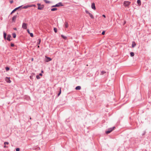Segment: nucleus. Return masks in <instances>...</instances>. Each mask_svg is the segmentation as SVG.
<instances>
[{
  "label": "nucleus",
  "instance_id": "obj_1",
  "mask_svg": "<svg viewBox=\"0 0 151 151\" xmlns=\"http://www.w3.org/2000/svg\"><path fill=\"white\" fill-rule=\"evenodd\" d=\"M37 5L38 6L37 9L39 10H42L44 7L43 5H41L40 4L38 3Z\"/></svg>",
  "mask_w": 151,
  "mask_h": 151
},
{
  "label": "nucleus",
  "instance_id": "obj_2",
  "mask_svg": "<svg viewBox=\"0 0 151 151\" xmlns=\"http://www.w3.org/2000/svg\"><path fill=\"white\" fill-rule=\"evenodd\" d=\"M63 5L62 4L61 2H59L55 5L52 6V7H59L60 6H63Z\"/></svg>",
  "mask_w": 151,
  "mask_h": 151
},
{
  "label": "nucleus",
  "instance_id": "obj_3",
  "mask_svg": "<svg viewBox=\"0 0 151 151\" xmlns=\"http://www.w3.org/2000/svg\"><path fill=\"white\" fill-rule=\"evenodd\" d=\"M114 128H115V127H113L109 129L106 132V134H108L110 133L112 130H114Z\"/></svg>",
  "mask_w": 151,
  "mask_h": 151
},
{
  "label": "nucleus",
  "instance_id": "obj_4",
  "mask_svg": "<svg viewBox=\"0 0 151 151\" xmlns=\"http://www.w3.org/2000/svg\"><path fill=\"white\" fill-rule=\"evenodd\" d=\"M130 2L129 1H125L123 4L126 7L128 6L130 4Z\"/></svg>",
  "mask_w": 151,
  "mask_h": 151
},
{
  "label": "nucleus",
  "instance_id": "obj_5",
  "mask_svg": "<svg viewBox=\"0 0 151 151\" xmlns=\"http://www.w3.org/2000/svg\"><path fill=\"white\" fill-rule=\"evenodd\" d=\"M27 24L25 23H23L22 24V28L24 29H26L27 28Z\"/></svg>",
  "mask_w": 151,
  "mask_h": 151
},
{
  "label": "nucleus",
  "instance_id": "obj_6",
  "mask_svg": "<svg viewBox=\"0 0 151 151\" xmlns=\"http://www.w3.org/2000/svg\"><path fill=\"white\" fill-rule=\"evenodd\" d=\"M45 58L46 59H45V60L46 62H48L52 60V59L46 56H45Z\"/></svg>",
  "mask_w": 151,
  "mask_h": 151
},
{
  "label": "nucleus",
  "instance_id": "obj_7",
  "mask_svg": "<svg viewBox=\"0 0 151 151\" xmlns=\"http://www.w3.org/2000/svg\"><path fill=\"white\" fill-rule=\"evenodd\" d=\"M5 80L7 83H10L11 82V81H10V79L9 78L6 77L5 78Z\"/></svg>",
  "mask_w": 151,
  "mask_h": 151
},
{
  "label": "nucleus",
  "instance_id": "obj_8",
  "mask_svg": "<svg viewBox=\"0 0 151 151\" xmlns=\"http://www.w3.org/2000/svg\"><path fill=\"white\" fill-rule=\"evenodd\" d=\"M22 6H19L18 7H17V8H15L12 11V12H11V14H12L14 12H15L18 9H19V8H20V7H21Z\"/></svg>",
  "mask_w": 151,
  "mask_h": 151
},
{
  "label": "nucleus",
  "instance_id": "obj_9",
  "mask_svg": "<svg viewBox=\"0 0 151 151\" xmlns=\"http://www.w3.org/2000/svg\"><path fill=\"white\" fill-rule=\"evenodd\" d=\"M91 7V8L93 9L94 10H95L96 9V7H95V4L94 3H93L92 4Z\"/></svg>",
  "mask_w": 151,
  "mask_h": 151
},
{
  "label": "nucleus",
  "instance_id": "obj_10",
  "mask_svg": "<svg viewBox=\"0 0 151 151\" xmlns=\"http://www.w3.org/2000/svg\"><path fill=\"white\" fill-rule=\"evenodd\" d=\"M11 37V35H7V37L6 38L7 40H8L9 41H10L11 40H10Z\"/></svg>",
  "mask_w": 151,
  "mask_h": 151
},
{
  "label": "nucleus",
  "instance_id": "obj_11",
  "mask_svg": "<svg viewBox=\"0 0 151 151\" xmlns=\"http://www.w3.org/2000/svg\"><path fill=\"white\" fill-rule=\"evenodd\" d=\"M31 7V6H30V5H27L25 6H24L23 7V9H26L28 7Z\"/></svg>",
  "mask_w": 151,
  "mask_h": 151
},
{
  "label": "nucleus",
  "instance_id": "obj_12",
  "mask_svg": "<svg viewBox=\"0 0 151 151\" xmlns=\"http://www.w3.org/2000/svg\"><path fill=\"white\" fill-rule=\"evenodd\" d=\"M136 45V44L135 43V42H132V47L133 48Z\"/></svg>",
  "mask_w": 151,
  "mask_h": 151
},
{
  "label": "nucleus",
  "instance_id": "obj_13",
  "mask_svg": "<svg viewBox=\"0 0 151 151\" xmlns=\"http://www.w3.org/2000/svg\"><path fill=\"white\" fill-rule=\"evenodd\" d=\"M81 88L80 86H78L76 87L75 89L76 90H80L81 89Z\"/></svg>",
  "mask_w": 151,
  "mask_h": 151
},
{
  "label": "nucleus",
  "instance_id": "obj_14",
  "mask_svg": "<svg viewBox=\"0 0 151 151\" xmlns=\"http://www.w3.org/2000/svg\"><path fill=\"white\" fill-rule=\"evenodd\" d=\"M16 18H17V16H14L12 18V21L14 22H15Z\"/></svg>",
  "mask_w": 151,
  "mask_h": 151
},
{
  "label": "nucleus",
  "instance_id": "obj_15",
  "mask_svg": "<svg viewBox=\"0 0 151 151\" xmlns=\"http://www.w3.org/2000/svg\"><path fill=\"white\" fill-rule=\"evenodd\" d=\"M137 3L138 4V5L140 6V5H141V1L140 0H138L137 1Z\"/></svg>",
  "mask_w": 151,
  "mask_h": 151
},
{
  "label": "nucleus",
  "instance_id": "obj_16",
  "mask_svg": "<svg viewBox=\"0 0 151 151\" xmlns=\"http://www.w3.org/2000/svg\"><path fill=\"white\" fill-rule=\"evenodd\" d=\"M68 24L67 22H65V28H67L68 27Z\"/></svg>",
  "mask_w": 151,
  "mask_h": 151
},
{
  "label": "nucleus",
  "instance_id": "obj_17",
  "mask_svg": "<svg viewBox=\"0 0 151 151\" xmlns=\"http://www.w3.org/2000/svg\"><path fill=\"white\" fill-rule=\"evenodd\" d=\"M89 15L91 18L93 19L94 18L93 16L90 13H89Z\"/></svg>",
  "mask_w": 151,
  "mask_h": 151
},
{
  "label": "nucleus",
  "instance_id": "obj_18",
  "mask_svg": "<svg viewBox=\"0 0 151 151\" xmlns=\"http://www.w3.org/2000/svg\"><path fill=\"white\" fill-rule=\"evenodd\" d=\"M57 9L56 8H53L51 9V11H55L57 10Z\"/></svg>",
  "mask_w": 151,
  "mask_h": 151
},
{
  "label": "nucleus",
  "instance_id": "obj_19",
  "mask_svg": "<svg viewBox=\"0 0 151 151\" xmlns=\"http://www.w3.org/2000/svg\"><path fill=\"white\" fill-rule=\"evenodd\" d=\"M6 34L5 32H4V38L5 39H6Z\"/></svg>",
  "mask_w": 151,
  "mask_h": 151
},
{
  "label": "nucleus",
  "instance_id": "obj_20",
  "mask_svg": "<svg viewBox=\"0 0 151 151\" xmlns=\"http://www.w3.org/2000/svg\"><path fill=\"white\" fill-rule=\"evenodd\" d=\"M130 56L132 57H133L134 55V53L133 52H131L130 53Z\"/></svg>",
  "mask_w": 151,
  "mask_h": 151
},
{
  "label": "nucleus",
  "instance_id": "obj_21",
  "mask_svg": "<svg viewBox=\"0 0 151 151\" xmlns=\"http://www.w3.org/2000/svg\"><path fill=\"white\" fill-rule=\"evenodd\" d=\"M61 36L64 39H66L67 38L66 37L64 36V35H61Z\"/></svg>",
  "mask_w": 151,
  "mask_h": 151
},
{
  "label": "nucleus",
  "instance_id": "obj_22",
  "mask_svg": "<svg viewBox=\"0 0 151 151\" xmlns=\"http://www.w3.org/2000/svg\"><path fill=\"white\" fill-rule=\"evenodd\" d=\"M13 37L14 38H15L16 37V34L15 33H14L12 34Z\"/></svg>",
  "mask_w": 151,
  "mask_h": 151
},
{
  "label": "nucleus",
  "instance_id": "obj_23",
  "mask_svg": "<svg viewBox=\"0 0 151 151\" xmlns=\"http://www.w3.org/2000/svg\"><path fill=\"white\" fill-rule=\"evenodd\" d=\"M44 1L46 3H50V1H47V0H44Z\"/></svg>",
  "mask_w": 151,
  "mask_h": 151
},
{
  "label": "nucleus",
  "instance_id": "obj_24",
  "mask_svg": "<svg viewBox=\"0 0 151 151\" xmlns=\"http://www.w3.org/2000/svg\"><path fill=\"white\" fill-rule=\"evenodd\" d=\"M38 42L37 43V44H39L41 42V40L40 39L38 40Z\"/></svg>",
  "mask_w": 151,
  "mask_h": 151
},
{
  "label": "nucleus",
  "instance_id": "obj_25",
  "mask_svg": "<svg viewBox=\"0 0 151 151\" xmlns=\"http://www.w3.org/2000/svg\"><path fill=\"white\" fill-rule=\"evenodd\" d=\"M54 32H57V29L56 28H54Z\"/></svg>",
  "mask_w": 151,
  "mask_h": 151
},
{
  "label": "nucleus",
  "instance_id": "obj_26",
  "mask_svg": "<svg viewBox=\"0 0 151 151\" xmlns=\"http://www.w3.org/2000/svg\"><path fill=\"white\" fill-rule=\"evenodd\" d=\"M60 92L58 94V96H59L60 94L61 93V88H60Z\"/></svg>",
  "mask_w": 151,
  "mask_h": 151
},
{
  "label": "nucleus",
  "instance_id": "obj_27",
  "mask_svg": "<svg viewBox=\"0 0 151 151\" xmlns=\"http://www.w3.org/2000/svg\"><path fill=\"white\" fill-rule=\"evenodd\" d=\"M9 144V143L8 142H4V145H8Z\"/></svg>",
  "mask_w": 151,
  "mask_h": 151
},
{
  "label": "nucleus",
  "instance_id": "obj_28",
  "mask_svg": "<svg viewBox=\"0 0 151 151\" xmlns=\"http://www.w3.org/2000/svg\"><path fill=\"white\" fill-rule=\"evenodd\" d=\"M29 34L31 37H33V34L32 33H30Z\"/></svg>",
  "mask_w": 151,
  "mask_h": 151
},
{
  "label": "nucleus",
  "instance_id": "obj_29",
  "mask_svg": "<svg viewBox=\"0 0 151 151\" xmlns=\"http://www.w3.org/2000/svg\"><path fill=\"white\" fill-rule=\"evenodd\" d=\"M36 78L37 79H39L40 78L39 75H37L36 76Z\"/></svg>",
  "mask_w": 151,
  "mask_h": 151
},
{
  "label": "nucleus",
  "instance_id": "obj_30",
  "mask_svg": "<svg viewBox=\"0 0 151 151\" xmlns=\"http://www.w3.org/2000/svg\"><path fill=\"white\" fill-rule=\"evenodd\" d=\"M30 6H31V7H32V6H34V7H35L36 6V5H30Z\"/></svg>",
  "mask_w": 151,
  "mask_h": 151
},
{
  "label": "nucleus",
  "instance_id": "obj_31",
  "mask_svg": "<svg viewBox=\"0 0 151 151\" xmlns=\"http://www.w3.org/2000/svg\"><path fill=\"white\" fill-rule=\"evenodd\" d=\"M9 68L8 67H6V70L7 71L9 70Z\"/></svg>",
  "mask_w": 151,
  "mask_h": 151
},
{
  "label": "nucleus",
  "instance_id": "obj_32",
  "mask_svg": "<svg viewBox=\"0 0 151 151\" xmlns=\"http://www.w3.org/2000/svg\"><path fill=\"white\" fill-rule=\"evenodd\" d=\"M87 13V14H89V13H90L88 12V11L87 10H86L85 11Z\"/></svg>",
  "mask_w": 151,
  "mask_h": 151
},
{
  "label": "nucleus",
  "instance_id": "obj_33",
  "mask_svg": "<svg viewBox=\"0 0 151 151\" xmlns=\"http://www.w3.org/2000/svg\"><path fill=\"white\" fill-rule=\"evenodd\" d=\"M16 151H19L20 149L19 148H17L16 149Z\"/></svg>",
  "mask_w": 151,
  "mask_h": 151
},
{
  "label": "nucleus",
  "instance_id": "obj_34",
  "mask_svg": "<svg viewBox=\"0 0 151 151\" xmlns=\"http://www.w3.org/2000/svg\"><path fill=\"white\" fill-rule=\"evenodd\" d=\"M27 31L28 33L29 34L30 32H29V29H27Z\"/></svg>",
  "mask_w": 151,
  "mask_h": 151
},
{
  "label": "nucleus",
  "instance_id": "obj_35",
  "mask_svg": "<svg viewBox=\"0 0 151 151\" xmlns=\"http://www.w3.org/2000/svg\"><path fill=\"white\" fill-rule=\"evenodd\" d=\"M105 32L103 31L102 33V34L103 35H104L105 34Z\"/></svg>",
  "mask_w": 151,
  "mask_h": 151
},
{
  "label": "nucleus",
  "instance_id": "obj_36",
  "mask_svg": "<svg viewBox=\"0 0 151 151\" xmlns=\"http://www.w3.org/2000/svg\"><path fill=\"white\" fill-rule=\"evenodd\" d=\"M11 46H12V47H13V46H14V44H12H12H11Z\"/></svg>",
  "mask_w": 151,
  "mask_h": 151
},
{
  "label": "nucleus",
  "instance_id": "obj_37",
  "mask_svg": "<svg viewBox=\"0 0 151 151\" xmlns=\"http://www.w3.org/2000/svg\"><path fill=\"white\" fill-rule=\"evenodd\" d=\"M13 0L10 1V2L11 3H12L13 2Z\"/></svg>",
  "mask_w": 151,
  "mask_h": 151
},
{
  "label": "nucleus",
  "instance_id": "obj_38",
  "mask_svg": "<svg viewBox=\"0 0 151 151\" xmlns=\"http://www.w3.org/2000/svg\"><path fill=\"white\" fill-rule=\"evenodd\" d=\"M39 75L40 76H42V74L41 73H40L39 74Z\"/></svg>",
  "mask_w": 151,
  "mask_h": 151
},
{
  "label": "nucleus",
  "instance_id": "obj_39",
  "mask_svg": "<svg viewBox=\"0 0 151 151\" xmlns=\"http://www.w3.org/2000/svg\"><path fill=\"white\" fill-rule=\"evenodd\" d=\"M4 148H7V147H7V146H6V145H4Z\"/></svg>",
  "mask_w": 151,
  "mask_h": 151
},
{
  "label": "nucleus",
  "instance_id": "obj_40",
  "mask_svg": "<svg viewBox=\"0 0 151 151\" xmlns=\"http://www.w3.org/2000/svg\"><path fill=\"white\" fill-rule=\"evenodd\" d=\"M102 16L103 17H106L105 15H104V14L103 15H102Z\"/></svg>",
  "mask_w": 151,
  "mask_h": 151
},
{
  "label": "nucleus",
  "instance_id": "obj_41",
  "mask_svg": "<svg viewBox=\"0 0 151 151\" xmlns=\"http://www.w3.org/2000/svg\"><path fill=\"white\" fill-rule=\"evenodd\" d=\"M14 30H17V29L16 28H14Z\"/></svg>",
  "mask_w": 151,
  "mask_h": 151
},
{
  "label": "nucleus",
  "instance_id": "obj_42",
  "mask_svg": "<svg viewBox=\"0 0 151 151\" xmlns=\"http://www.w3.org/2000/svg\"><path fill=\"white\" fill-rule=\"evenodd\" d=\"M101 72L102 73V74H104L105 73L104 71H102Z\"/></svg>",
  "mask_w": 151,
  "mask_h": 151
},
{
  "label": "nucleus",
  "instance_id": "obj_43",
  "mask_svg": "<svg viewBox=\"0 0 151 151\" xmlns=\"http://www.w3.org/2000/svg\"><path fill=\"white\" fill-rule=\"evenodd\" d=\"M32 76H30V78L31 79H32Z\"/></svg>",
  "mask_w": 151,
  "mask_h": 151
},
{
  "label": "nucleus",
  "instance_id": "obj_44",
  "mask_svg": "<svg viewBox=\"0 0 151 151\" xmlns=\"http://www.w3.org/2000/svg\"><path fill=\"white\" fill-rule=\"evenodd\" d=\"M33 58H32V61H33Z\"/></svg>",
  "mask_w": 151,
  "mask_h": 151
},
{
  "label": "nucleus",
  "instance_id": "obj_45",
  "mask_svg": "<svg viewBox=\"0 0 151 151\" xmlns=\"http://www.w3.org/2000/svg\"><path fill=\"white\" fill-rule=\"evenodd\" d=\"M41 72H42V73H43V71L42 70V71H41Z\"/></svg>",
  "mask_w": 151,
  "mask_h": 151
},
{
  "label": "nucleus",
  "instance_id": "obj_46",
  "mask_svg": "<svg viewBox=\"0 0 151 151\" xmlns=\"http://www.w3.org/2000/svg\"><path fill=\"white\" fill-rule=\"evenodd\" d=\"M40 47L39 46H38V47L39 48Z\"/></svg>",
  "mask_w": 151,
  "mask_h": 151
}]
</instances>
